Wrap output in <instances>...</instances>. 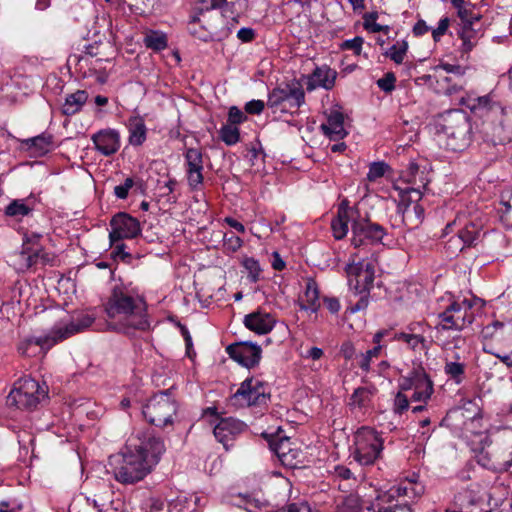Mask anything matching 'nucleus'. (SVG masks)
Listing matches in <instances>:
<instances>
[{
  "mask_svg": "<svg viewBox=\"0 0 512 512\" xmlns=\"http://www.w3.org/2000/svg\"><path fill=\"white\" fill-rule=\"evenodd\" d=\"M88 99V93L85 90H77L65 98L62 106V113L71 116L79 112Z\"/></svg>",
  "mask_w": 512,
  "mask_h": 512,
  "instance_id": "obj_25",
  "label": "nucleus"
},
{
  "mask_svg": "<svg viewBox=\"0 0 512 512\" xmlns=\"http://www.w3.org/2000/svg\"><path fill=\"white\" fill-rule=\"evenodd\" d=\"M354 459L361 465H371L380 456L383 439L371 428H362L356 436Z\"/></svg>",
  "mask_w": 512,
  "mask_h": 512,
  "instance_id": "obj_9",
  "label": "nucleus"
},
{
  "mask_svg": "<svg viewBox=\"0 0 512 512\" xmlns=\"http://www.w3.org/2000/svg\"><path fill=\"white\" fill-rule=\"evenodd\" d=\"M438 68L443 69L447 73H452L458 76H463L467 69L461 65H453L449 63H441Z\"/></svg>",
  "mask_w": 512,
  "mask_h": 512,
  "instance_id": "obj_62",
  "label": "nucleus"
},
{
  "mask_svg": "<svg viewBox=\"0 0 512 512\" xmlns=\"http://www.w3.org/2000/svg\"><path fill=\"white\" fill-rule=\"evenodd\" d=\"M369 293L370 292H363L362 294H358L360 296L359 300L354 305L347 308V311L356 313L358 311L365 310L369 304Z\"/></svg>",
  "mask_w": 512,
  "mask_h": 512,
  "instance_id": "obj_55",
  "label": "nucleus"
},
{
  "mask_svg": "<svg viewBox=\"0 0 512 512\" xmlns=\"http://www.w3.org/2000/svg\"><path fill=\"white\" fill-rule=\"evenodd\" d=\"M478 27H471V23L461 25L457 30V35L462 40V52L468 53L476 45V35Z\"/></svg>",
  "mask_w": 512,
  "mask_h": 512,
  "instance_id": "obj_28",
  "label": "nucleus"
},
{
  "mask_svg": "<svg viewBox=\"0 0 512 512\" xmlns=\"http://www.w3.org/2000/svg\"><path fill=\"white\" fill-rule=\"evenodd\" d=\"M305 102V92L297 81L283 83L268 94L267 106L274 113H295Z\"/></svg>",
  "mask_w": 512,
  "mask_h": 512,
  "instance_id": "obj_5",
  "label": "nucleus"
},
{
  "mask_svg": "<svg viewBox=\"0 0 512 512\" xmlns=\"http://www.w3.org/2000/svg\"><path fill=\"white\" fill-rule=\"evenodd\" d=\"M95 148L104 156L115 154L120 148V135L114 129H103L91 137Z\"/></svg>",
  "mask_w": 512,
  "mask_h": 512,
  "instance_id": "obj_17",
  "label": "nucleus"
},
{
  "mask_svg": "<svg viewBox=\"0 0 512 512\" xmlns=\"http://www.w3.org/2000/svg\"><path fill=\"white\" fill-rule=\"evenodd\" d=\"M352 238L351 244L358 248L367 243H378L386 235V230L378 223L372 222L368 218L354 219L351 226Z\"/></svg>",
  "mask_w": 512,
  "mask_h": 512,
  "instance_id": "obj_11",
  "label": "nucleus"
},
{
  "mask_svg": "<svg viewBox=\"0 0 512 512\" xmlns=\"http://www.w3.org/2000/svg\"><path fill=\"white\" fill-rule=\"evenodd\" d=\"M460 104L468 108L471 113L481 118H488L492 122H498L502 127L508 122L512 109H507L494 99L493 94L476 96L473 93L462 97Z\"/></svg>",
  "mask_w": 512,
  "mask_h": 512,
  "instance_id": "obj_7",
  "label": "nucleus"
},
{
  "mask_svg": "<svg viewBox=\"0 0 512 512\" xmlns=\"http://www.w3.org/2000/svg\"><path fill=\"white\" fill-rule=\"evenodd\" d=\"M247 119V115L237 106H231L229 108L227 123L237 126L238 124L245 122Z\"/></svg>",
  "mask_w": 512,
  "mask_h": 512,
  "instance_id": "obj_47",
  "label": "nucleus"
},
{
  "mask_svg": "<svg viewBox=\"0 0 512 512\" xmlns=\"http://www.w3.org/2000/svg\"><path fill=\"white\" fill-rule=\"evenodd\" d=\"M245 427L242 421L234 418H223L213 429L215 438L223 444L226 450L232 445L236 435L240 434Z\"/></svg>",
  "mask_w": 512,
  "mask_h": 512,
  "instance_id": "obj_15",
  "label": "nucleus"
},
{
  "mask_svg": "<svg viewBox=\"0 0 512 512\" xmlns=\"http://www.w3.org/2000/svg\"><path fill=\"white\" fill-rule=\"evenodd\" d=\"M289 445L290 443L288 438L281 439L277 443L270 442L271 449L283 463L288 461V456L291 452Z\"/></svg>",
  "mask_w": 512,
  "mask_h": 512,
  "instance_id": "obj_41",
  "label": "nucleus"
},
{
  "mask_svg": "<svg viewBox=\"0 0 512 512\" xmlns=\"http://www.w3.org/2000/svg\"><path fill=\"white\" fill-rule=\"evenodd\" d=\"M223 22L218 13H211L210 9H201L199 14L193 16L190 20L188 31L193 37L201 41H212Z\"/></svg>",
  "mask_w": 512,
  "mask_h": 512,
  "instance_id": "obj_10",
  "label": "nucleus"
},
{
  "mask_svg": "<svg viewBox=\"0 0 512 512\" xmlns=\"http://www.w3.org/2000/svg\"><path fill=\"white\" fill-rule=\"evenodd\" d=\"M452 312H459V303L453 302L445 311L439 314L442 323L437 326V328L441 327L443 330H460V324L455 322Z\"/></svg>",
  "mask_w": 512,
  "mask_h": 512,
  "instance_id": "obj_29",
  "label": "nucleus"
},
{
  "mask_svg": "<svg viewBox=\"0 0 512 512\" xmlns=\"http://www.w3.org/2000/svg\"><path fill=\"white\" fill-rule=\"evenodd\" d=\"M396 76L393 72H387L377 80V86L385 93H391L395 89Z\"/></svg>",
  "mask_w": 512,
  "mask_h": 512,
  "instance_id": "obj_45",
  "label": "nucleus"
},
{
  "mask_svg": "<svg viewBox=\"0 0 512 512\" xmlns=\"http://www.w3.org/2000/svg\"><path fill=\"white\" fill-rule=\"evenodd\" d=\"M470 308V305L464 308L462 304H459V312H452L455 322L460 324V330L473 322L472 313L468 314Z\"/></svg>",
  "mask_w": 512,
  "mask_h": 512,
  "instance_id": "obj_43",
  "label": "nucleus"
},
{
  "mask_svg": "<svg viewBox=\"0 0 512 512\" xmlns=\"http://www.w3.org/2000/svg\"><path fill=\"white\" fill-rule=\"evenodd\" d=\"M382 349L381 345H376L374 348L366 351V353L361 354V361L359 362V367L368 372L370 369V361L373 357H377Z\"/></svg>",
  "mask_w": 512,
  "mask_h": 512,
  "instance_id": "obj_46",
  "label": "nucleus"
},
{
  "mask_svg": "<svg viewBox=\"0 0 512 512\" xmlns=\"http://www.w3.org/2000/svg\"><path fill=\"white\" fill-rule=\"evenodd\" d=\"M409 408V400L406 395L399 391L394 399V412L402 414Z\"/></svg>",
  "mask_w": 512,
  "mask_h": 512,
  "instance_id": "obj_52",
  "label": "nucleus"
},
{
  "mask_svg": "<svg viewBox=\"0 0 512 512\" xmlns=\"http://www.w3.org/2000/svg\"><path fill=\"white\" fill-rule=\"evenodd\" d=\"M408 50V43L406 41L397 42L392 45L385 53L384 56L390 58L396 64H401Z\"/></svg>",
  "mask_w": 512,
  "mask_h": 512,
  "instance_id": "obj_38",
  "label": "nucleus"
},
{
  "mask_svg": "<svg viewBox=\"0 0 512 512\" xmlns=\"http://www.w3.org/2000/svg\"><path fill=\"white\" fill-rule=\"evenodd\" d=\"M27 150L35 155L42 156L50 151L53 144V136L51 134L42 133L38 136L28 138L22 141Z\"/></svg>",
  "mask_w": 512,
  "mask_h": 512,
  "instance_id": "obj_23",
  "label": "nucleus"
},
{
  "mask_svg": "<svg viewBox=\"0 0 512 512\" xmlns=\"http://www.w3.org/2000/svg\"><path fill=\"white\" fill-rule=\"evenodd\" d=\"M244 324L249 330L257 334H267L273 329L275 319L268 313L257 311L246 315Z\"/></svg>",
  "mask_w": 512,
  "mask_h": 512,
  "instance_id": "obj_19",
  "label": "nucleus"
},
{
  "mask_svg": "<svg viewBox=\"0 0 512 512\" xmlns=\"http://www.w3.org/2000/svg\"><path fill=\"white\" fill-rule=\"evenodd\" d=\"M396 338L407 343L413 350H428L426 339L419 333H399Z\"/></svg>",
  "mask_w": 512,
  "mask_h": 512,
  "instance_id": "obj_32",
  "label": "nucleus"
},
{
  "mask_svg": "<svg viewBox=\"0 0 512 512\" xmlns=\"http://www.w3.org/2000/svg\"><path fill=\"white\" fill-rule=\"evenodd\" d=\"M321 129L331 140L343 139L347 135L344 129L343 113L337 110L331 111L328 115L327 123L322 124Z\"/></svg>",
  "mask_w": 512,
  "mask_h": 512,
  "instance_id": "obj_20",
  "label": "nucleus"
},
{
  "mask_svg": "<svg viewBox=\"0 0 512 512\" xmlns=\"http://www.w3.org/2000/svg\"><path fill=\"white\" fill-rule=\"evenodd\" d=\"M349 215L343 205H339L338 215L331 222V228L335 239L341 240L348 233Z\"/></svg>",
  "mask_w": 512,
  "mask_h": 512,
  "instance_id": "obj_27",
  "label": "nucleus"
},
{
  "mask_svg": "<svg viewBox=\"0 0 512 512\" xmlns=\"http://www.w3.org/2000/svg\"><path fill=\"white\" fill-rule=\"evenodd\" d=\"M391 167L384 161L372 162L369 165V171L367 173V180L369 182H375L377 179L383 177L386 172L390 171Z\"/></svg>",
  "mask_w": 512,
  "mask_h": 512,
  "instance_id": "obj_39",
  "label": "nucleus"
},
{
  "mask_svg": "<svg viewBox=\"0 0 512 512\" xmlns=\"http://www.w3.org/2000/svg\"><path fill=\"white\" fill-rule=\"evenodd\" d=\"M112 246L114 247V249L111 253V256L114 259H121L124 262L130 261L131 254L125 251L126 246L124 243L115 242Z\"/></svg>",
  "mask_w": 512,
  "mask_h": 512,
  "instance_id": "obj_53",
  "label": "nucleus"
},
{
  "mask_svg": "<svg viewBox=\"0 0 512 512\" xmlns=\"http://www.w3.org/2000/svg\"><path fill=\"white\" fill-rule=\"evenodd\" d=\"M349 277V285L355 290V294L370 292L373 287L375 266L370 261H359L356 264H349L346 267Z\"/></svg>",
  "mask_w": 512,
  "mask_h": 512,
  "instance_id": "obj_12",
  "label": "nucleus"
},
{
  "mask_svg": "<svg viewBox=\"0 0 512 512\" xmlns=\"http://www.w3.org/2000/svg\"><path fill=\"white\" fill-rule=\"evenodd\" d=\"M439 126L440 130L447 137L448 149L460 152L471 144L472 125L469 117L462 110L446 112Z\"/></svg>",
  "mask_w": 512,
  "mask_h": 512,
  "instance_id": "obj_4",
  "label": "nucleus"
},
{
  "mask_svg": "<svg viewBox=\"0 0 512 512\" xmlns=\"http://www.w3.org/2000/svg\"><path fill=\"white\" fill-rule=\"evenodd\" d=\"M139 444H128L127 452L122 456L120 466L114 469L115 479L122 484H134L145 478L165 452V445L160 437L148 436Z\"/></svg>",
  "mask_w": 512,
  "mask_h": 512,
  "instance_id": "obj_1",
  "label": "nucleus"
},
{
  "mask_svg": "<svg viewBox=\"0 0 512 512\" xmlns=\"http://www.w3.org/2000/svg\"><path fill=\"white\" fill-rule=\"evenodd\" d=\"M422 198V192L416 188H408L405 190V193L402 195V201H408L410 204L418 203Z\"/></svg>",
  "mask_w": 512,
  "mask_h": 512,
  "instance_id": "obj_60",
  "label": "nucleus"
},
{
  "mask_svg": "<svg viewBox=\"0 0 512 512\" xmlns=\"http://www.w3.org/2000/svg\"><path fill=\"white\" fill-rule=\"evenodd\" d=\"M336 77V71L330 67H316L313 73L308 77L307 90L312 91L318 86L330 90L335 85Z\"/></svg>",
  "mask_w": 512,
  "mask_h": 512,
  "instance_id": "obj_18",
  "label": "nucleus"
},
{
  "mask_svg": "<svg viewBox=\"0 0 512 512\" xmlns=\"http://www.w3.org/2000/svg\"><path fill=\"white\" fill-rule=\"evenodd\" d=\"M373 391L368 387H358L350 397V406L365 407L371 400Z\"/></svg>",
  "mask_w": 512,
  "mask_h": 512,
  "instance_id": "obj_33",
  "label": "nucleus"
},
{
  "mask_svg": "<svg viewBox=\"0 0 512 512\" xmlns=\"http://www.w3.org/2000/svg\"><path fill=\"white\" fill-rule=\"evenodd\" d=\"M228 3V0H211V6L207 7L206 9H210L211 13H214L213 10L221 8V13H218L219 16H221V20L224 21V18H232L233 20H236V15H231L230 12L224 13V8H226V4Z\"/></svg>",
  "mask_w": 512,
  "mask_h": 512,
  "instance_id": "obj_54",
  "label": "nucleus"
},
{
  "mask_svg": "<svg viewBox=\"0 0 512 512\" xmlns=\"http://www.w3.org/2000/svg\"><path fill=\"white\" fill-rule=\"evenodd\" d=\"M174 386L158 391L142 407V414L148 423L159 428L173 426L178 411V402L173 396Z\"/></svg>",
  "mask_w": 512,
  "mask_h": 512,
  "instance_id": "obj_3",
  "label": "nucleus"
},
{
  "mask_svg": "<svg viewBox=\"0 0 512 512\" xmlns=\"http://www.w3.org/2000/svg\"><path fill=\"white\" fill-rule=\"evenodd\" d=\"M104 309L110 319L118 320L115 329L128 336H133L137 330L150 329L146 302L132 296L124 286L113 287Z\"/></svg>",
  "mask_w": 512,
  "mask_h": 512,
  "instance_id": "obj_2",
  "label": "nucleus"
},
{
  "mask_svg": "<svg viewBox=\"0 0 512 512\" xmlns=\"http://www.w3.org/2000/svg\"><path fill=\"white\" fill-rule=\"evenodd\" d=\"M340 353L346 360H350L355 355V347L350 341L344 342L341 345Z\"/></svg>",
  "mask_w": 512,
  "mask_h": 512,
  "instance_id": "obj_64",
  "label": "nucleus"
},
{
  "mask_svg": "<svg viewBox=\"0 0 512 512\" xmlns=\"http://www.w3.org/2000/svg\"><path fill=\"white\" fill-rule=\"evenodd\" d=\"M445 373L457 384L461 383L465 374V365L459 362H446Z\"/></svg>",
  "mask_w": 512,
  "mask_h": 512,
  "instance_id": "obj_40",
  "label": "nucleus"
},
{
  "mask_svg": "<svg viewBox=\"0 0 512 512\" xmlns=\"http://www.w3.org/2000/svg\"><path fill=\"white\" fill-rule=\"evenodd\" d=\"M178 326H179L181 334L185 340L186 354L189 358H192V356L195 355V352L193 351V343H192L191 335L185 325L178 323Z\"/></svg>",
  "mask_w": 512,
  "mask_h": 512,
  "instance_id": "obj_57",
  "label": "nucleus"
},
{
  "mask_svg": "<svg viewBox=\"0 0 512 512\" xmlns=\"http://www.w3.org/2000/svg\"><path fill=\"white\" fill-rule=\"evenodd\" d=\"M368 511L372 512H412V509L410 506L404 504V505H395L394 507H383L377 504L376 506L374 504H371L367 507Z\"/></svg>",
  "mask_w": 512,
  "mask_h": 512,
  "instance_id": "obj_49",
  "label": "nucleus"
},
{
  "mask_svg": "<svg viewBox=\"0 0 512 512\" xmlns=\"http://www.w3.org/2000/svg\"><path fill=\"white\" fill-rule=\"evenodd\" d=\"M253 388L256 390L255 399H260L262 402H267V400L270 398V394L266 391V384L259 380L253 379Z\"/></svg>",
  "mask_w": 512,
  "mask_h": 512,
  "instance_id": "obj_58",
  "label": "nucleus"
},
{
  "mask_svg": "<svg viewBox=\"0 0 512 512\" xmlns=\"http://www.w3.org/2000/svg\"><path fill=\"white\" fill-rule=\"evenodd\" d=\"M411 373L415 390H426L428 392H433V382L423 367L419 366L414 368Z\"/></svg>",
  "mask_w": 512,
  "mask_h": 512,
  "instance_id": "obj_31",
  "label": "nucleus"
},
{
  "mask_svg": "<svg viewBox=\"0 0 512 512\" xmlns=\"http://www.w3.org/2000/svg\"><path fill=\"white\" fill-rule=\"evenodd\" d=\"M226 352L231 359L246 368L258 365L261 359L262 349L252 342H236L226 347Z\"/></svg>",
  "mask_w": 512,
  "mask_h": 512,
  "instance_id": "obj_14",
  "label": "nucleus"
},
{
  "mask_svg": "<svg viewBox=\"0 0 512 512\" xmlns=\"http://www.w3.org/2000/svg\"><path fill=\"white\" fill-rule=\"evenodd\" d=\"M146 139V126L142 119L134 118L130 121V138L132 145L139 146Z\"/></svg>",
  "mask_w": 512,
  "mask_h": 512,
  "instance_id": "obj_30",
  "label": "nucleus"
},
{
  "mask_svg": "<svg viewBox=\"0 0 512 512\" xmlns=\"http://www.w3.org/2000/svg\"><path fill=\"white\" fill-rule=\"evenodd\" d=\"M48 397V389L45 385L32 378H21L7 396L8 406H15L18 409L32 410Z\"/></svg>",
  "mask_w": 512,
  "mask_h": 512,
  "instance_id": "obj_8",
  "label": "nucleus"
},
{
  "mask_svg": "<svg viewBox=\"0 0 512 512\" xmlns=\"http://www.w3.org/2000/svg\"><path fill=\"white\" fill-rule=\"evenodd\" d=\"M38 256L37 247L34 248L27 246V242L23 243L19 259L26 269H29L39 263Z\"/></svg>",
  "mask_w": 512,
  "mask_h": 512,
  "instance_id": "obj_34",
  "label": "nucleus"
},
{
  "mask_svg": "<svg viewBox=\"0 0 512 512\" xmlns=\"http://www.w3.org/2000/svg\"><path fill=\"white\" fill-rule=\"evenodd\" d=\"M363 38L360 36H356L353 39L346 40L342 43L341 48L347 50H353L356 55L361 54Z\"/></svg>",
  "mask_w": 512,
  "mask_h": 512,
  "instance_id": "obj_51",
  "label": "nucleus"
},
{
  "mask_svg": "<svg viewBox=\"0 0 512 512\" xmlns=\"http://www.w3.org/2000/svg\"><path fill=\"white\" fill-rule=\"evenodd\" d=\"M144 44L154 51H161L167 47V37L163 33L152 31L145 36Z\"/></svg>",
  "mask_w": 512,
  "mask_h": 512,
  "instance_id": "obj_36",
  "label": "nucleus"
},
{
  "mask_svg": "<svg viewBox=\"0 0 512 512\" xmlns=\"http://www.w3.org/2000/svg\"><path fill=\"white\" fill-rule=\"evenodd\" d=\"M398 209L402 212L404 224L411 229L418 227L424 219V208L418 203H407L404 209L399 204Z\"/></svg>",
  "mask_w": 512,
  "mask_h": 512,
  "instance_id": "obj_24",
  "label": "nucleus"
},
{
  "mask_svg": "<svg viewBox=\"0 0 512 512\" xmlns=\"http://www.w3.org/2000/svg\"><path fill=\"white\" fill-rule=\"evenodd\" d=\"M243 266L249 272L250 281L253 283L257 282L261 272L259 262L254 258H245L243 261Z\"/></svg>",
  "mask_w": 512,
  "mask_h": 512,
  "instance_id": "obj_44",
  "label": "nucleus"
},
{
  "mask_svg": "<svg viewBox=\"0 0 512 512\" xmlns=\"http://www.w3.org/2000/svg\"><path fill=\"white\" fill-rule=\"evenodd\" d=\"M247 0H230L226 4V8H224V13L230 12L231 15H236L237 17L246 9Z\"/></svg>",
  "mask_w": 512,
  "mask_h": 512,
  "instance_id": "obj_48",
  "label": "nucleus"
},
{
  "mask_svg": "<svg viewBox=\"0 0 512 512\" xmlns=\"http://www.w3.org/2000/svg\"><path fill=\"white\" fill-rule=\"evenodd\" d=\"M300 308L303 310H310L314 313L319 310V291L316 282H307L304 297L300 303Z\"/></svg>",
  "mask_w": 512,
  "mask_h": 512,
  "instance_id": "obj_26",
  "label": "nucleus"
},
{
  "mask_svg": "<svg viewBox=\"0 0 512 512\" xmlns=\"http://www.w3.org/2000/svg\"><path fill=\"white\" fill-rule=\"evenodd\" d=\"M265 103L262 100H251L245 104V112L251 115H258L263 112Z\"/></svg>",
  "mask_w": 512,
  "mask_h": 512,
  "instance_id": "obj_56",
  "label": "nucleus"
},
{
  "mask_svg": "<svg viewBox=\"0 0 512 512\" xmlns=\"http://www.w3.org/2000/svg\"><path fill=\"white\" fill-rule=\"evenodd\" d=\"M255 396L256 390L253 388V378H247L241 383L239 389L233 394L232 400H241V404L245 403L248 406H259L267 403L260 401V399H255Z\"/></svg>",
  "mask_w": 512,
  "mask_h": 512,
  "instance_id": "obj_22",
  "label": "nucleus"
},
{
  "mask_svg": "<svg viewBox=\"0 0 512 512\" xmlns=\"http://www.w3.org/2000/svg\"><path fill=\"white\" fill-rule=\"evenodd\" d=\"M189 186L195 190L203 182V155L197 148H188L185 153Z\"/></svg>",
  "mask_w": 512,
  "mask_h": 512,
  "instance_id": "obj_16",
  "label": "nucleus"
},
{
  "mask_svg": "<svg viewBox=\"0 0 512 512\" xmlns=\"http://www.w3.org/2000/svg\"><path fill=\"white\" fill-rule=\"evenodd\" d=\"M32 197L26 199H14L4 209V215L6 217L21 220L23 217L28 216L32 213L33 201Z\"/></svg>",
  "mask_w": 512,
  "mask_h": 512,
  "instance_id": "obj_21",
  "label": "nucleus"
},
{
  "mask_svg": "<svg viewBox=\"0 0 512 512\" xmlns=\"http://www.w3.org/2000/svg\"><path fill=\"white\" fill-rule=\"evenodd\" d=\"M220 139L228 146H232L240 140V130L232 124H225L219 131Z\"/></svg>",
  "mask_w": 512,
  "mask_h": 512,
  "instance_id": "obj_35",
  "label": "nucleus"
},
{
  "mask_svg": "<svg viewBox=\"0 0 512 512\" xmlns=\"http://www.w3.org/2000/svg\"><path fill=\"white\" fill-rule=\"evenodd\" d=\"M274 512H310V508L306 503H291Z\"/></svg>",
  "mask_w": 512,
  "mask_h": 512,
  "instance_id": "obj_61",
  "label": "nucleus"
},
{
  "mask_svg": "<svg viewBox=\"0 0 512 512\" xmlns=\"http://www.w3.org/2000/svg\"><path fill=\"white\" fill-rule=\"evenodd\" d=\"M224 245L227 249L235 252L242 246V240L233 232L225 233L223 236Z\"/></svg>",
  "mask_w": 512,
  "mask_h": 512,
  "instance_id": "obj_50",
  "label": "nucleus"
},
{
  "mask_svg": "<svg viewBox=\"0 0 512 512\" xmlns=\"http://www.w3.org/2000/svg\"><path fill=\"white\" fill-rule=\"evenodd\" d=\"M110 226L112 228L109 233L111 245L120 242L122 239L135 238L141 232L139 221L125 212L114 215L110 221Z\"/></svg>",
  "mask_w": 512,
  "mask_h": 512,
  "instance_id": "obj_13",
  "label": "nucleus"
},
{
  "mask_svg": "<svg viewBox=\"0 0 512 512\" xmlns=\"http://www.w3.org/2000/svg\"><path fill=\"white\" fill-rule=\"evenodd\" d=\"M237 37L242 42H251L255 38V31L252 28L243 27L237 32Z\"/></svg>",
  "mask_w": 512,
  "mask_h": 512,
  "instance_id": "obj_63",
  "label": "nucleus"
},
{
  "mask_svg": "<svg viewBox=\"0 0 512 512\" xmlns=\"http://www.w3.org/2000/svg\"><path fill=\"white\" fill-rule=\"evenodd\" d=\"M449 24L450 19L448 17L440 19L438 27L432 31L434 41L437 42L440 40V38L447 32Z\"/></svg>",
  "mask_w": 512,
  "mask_h": 512,
  "instance_id": "obj_59",
  "label": "nucleus"
},
{
  "mask_svg": "<svg viewBox=\"0 0 512 512\" xmlns=\"http://www.w3.org/2000/svg\"><path fill=\"white\" fill-rule=\"evenodd\" d=\"M94 322V318L88 314L82 315L76 320L71 321L63 328L53 331L50 335L44 337H31L23 341L19 346V351L25 356H31L32 346H39L41 349H49L58 341L66 339L75 333L81 332L90 327Z\"/></svg>",
  "mask_w": 512,
  "mask_h": 512,
  "instance_id": "obj_6",
  "label": "nucleus"
},
{
  "mask_svg": "<svg viewBox=\"0 0 512 512\" xmlns=\"http://www.w3.org/2000/svg\"><path fill=\"white\" fill-rule=\"evenodd\" d=\"M479 234L480 230L478 227L473 223H469L458 231V238L463 242V247L471 246L479 237Z\"/></svg>",
  "mask_w": 512,
  "mask_h": 512,
  "instance_id": "obj_37",
  "label": "nucleus"
},
{
  "mask_svg": "<svg viewBox=\"0 0 512 512\" xmlns=\"http://www.w3.org/2000/svg\"><path fill=\"white\" fill-rule=\"evenodd\" d=\"M501 221L507 226L512 228V192L507 200L501 202V207L498 209Z\"/></svg>",
  "mask_w": 512,
  "mask_h": 512,
  "instance_id": "obj_42",
  "label": "nucleus"
}]
</instances>
